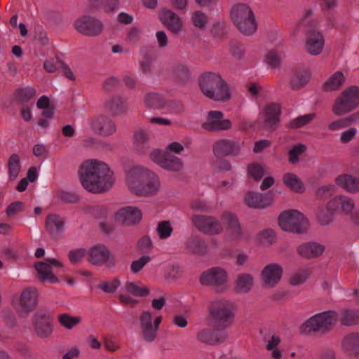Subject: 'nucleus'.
Listing matches in <instances>:
<instances>
[{
    "label": "nucleus",
    "mask_w": 359,
    "mask_h": 359,
    "mask_svg": "<svg viewBox=\"0 0 359 359\" xmlns=\"http://www.w3.org/2000/svg\"><path fill=\"white\" fill-rule=\"evenodd\" d=\"M224 114L219 110L208 111L206 121L202 124V128L208 132L227 130L231 128L232 123L229 119L224 118Z\"/></svg>",
    "instance_id": "f3484780"
},
{
    "label": "nucleus",
    "mask_w": 359,
    "mask_h": 359,
    "mask_svg": "<svg viewBox=\"0 0 359 359\" xmlns=\"http://www.w3.org/2000/svg\"><path fill=\"white\" fill-rule=\"evenodd\" d=\"M342 348L346 353L359 357V332L347 334L342 340Z\"/></svg>",
    "instance_id": "7c9ffc66"
},
{
    "label": "nucleus",
    "mask_w": 359,
    "mask_h": 359,
    "mask_svg": "<svg viewBox=\"0 0 359 359\" xmlns=\"http://www.w3.org/2000/svg\"><path fill=\"white\" fill-rule=\"evenodd\" d=\"M191 22L196 28L203 30L207 26L208 18L205 13L197 11L191 14Z\"/></svg>",
    "instance_id": "8fccbe9b"
},
{
    "label": "nucleus",
    "mask_w": 359,
    "mask_h": 359,
    "mask_svg": "<svg viewBox=\"0 0 359 359\" xmlns=\"http://www.w3.org/2000/svg\"><path fill=\"white\" fill-rule=\"evenodd\" d=\"M335 209L330 206V201L325 205L320 206L317 210V219L320 224L326 226L331 224L336 213Z\"/></svg>",
    "instance_id": "c9c22d12"
},
{
    "label": "nucleus",
    "mask_w": 359,
    "mask_h": 359,
    "mask_svg": "<svg viewBox=\"0 0 359 359\" xmlns=\"http://www.w3.org/2000/svg\"><path fill=\"white\" fill-rule=\"evenodd\" d=\"M240 150L239 145L230 140H220L216 142L213 146V152L217 158L236 154Z\"/></svg>",
    "instance_id": "bb28decb"
},
{
    "label": "nucleus",
    "mask_w": 359,
    "mask_h": 359,
    "mask_svg": "<svg viewBox=\"0 0 359 359\" xmlns=\"http://www.w3.org/2000/svg\"><path fill=\"white\" fill-rule=\"evenodd\" d=\"M316 117L315 113L307 114L305 115L297 116L292 119L288 124L290 128L296 129L302 128L310 122H311Z\"/></svg>",
    "instance_id": "de8ad7c7"
},
{
    "label": "nucleus",
    "mask_w": 359,
    "mask_h": 359,
    "mask_svg": "<svg viewBox=\"0 0 359 359\" xmlns=\"http://www.w3.org/2000/svg\"><path fill=\"white\" fill-rule=\"evenodd\" d=\"M161 22L172 33L179 34L184 31V23L181 18L172 11L163 8L158 13Z\"/></svg>",
    "instance_id": "4be33fe9"
},
{
    "label": "nucleus",
    "mask_w": 359,
    "mask_h": 359,
    "mask_svg": "<svg viewBox=\"0 0 359 359\" xmlns=\"http://www.w3.org/2000/svg\"><path fill=\"white\" fill-rule=\"evenodd\" d=\"M196 338L201 343L208 345H217L226 340L227 334L222 331L205 328L198 332Z\"/></svg>",
    "instance_id": "393cba45"
},
{
    "label": "nucleus",
    "mask_w": 359,
    "mask_h": 359,
    "mask_svg": "<svg viewBox=\"0 0 359 359\" xmlns=\"http://www.w3.org/2000/svg\"><path fill=\"white\" fill-rule=\"evenodd\" d=\"M323 252L324 247L316 243H304L297 248V253L306 259L320 256Z\"/></svg>",
    "instance_id": "473e14b6"
},
{
    "label": "nucleus",
    "mask_w": 359,
    "mask_h": 359,
    "mask_svg": "<svg viewBox=\"0 0 359 359\" xmlns=\"http://www.w3.org/2000/svg\"><path fill=\"white\" fill-rule=\"evenodd\" d=\"M228 278L229 276L226 269L215 266L203 272L200 276L199 282L203 286L224 287Z\"/></svg>",
    "instance_id": "dca6fc26"
},
{
    "label": "nucleus",
    "mask_w": 359,
    "mask_h": 359,
    "mask_svg": "<svg viewBox=\"0 0 359 359\" xmlns=\"http://www.w3.org/2000/svg\"><path fill=\"white\" fill-rule=\"evenodd\" d=\"M105 107L114 116L121 114L127 109L126 102L119 97H115L108 100L106 102Z\"/></svg>",
    "instance_id": "ea45409f"
},
{
    "label": "nucleus",
    "mask_w": 359,
    "mask_h": 359,
    "mask_svg": "<svg viewBox=\"0 0 359 359\" xmlns=\"http://www.w3.org/2000/svg\"><path fill=\"white\" fill-rule=\"evenodd\" d=\"M25 204L21 201H15L11 203L6 210L8 216H15L24 210Z\"/></svg>",
    "instance_id": "680f3d73"
},
{
    "label": "nucleus",
    "mask_w": 359,
    "mask_h": 359,
    "mask_svg": "<svg viewBox=\"0 0 359 359\" xmlns=\"http://www.w3.org/2000/svg\"><path fill=\"white\" fill-rule=\"evenodd\" d=\"M283 49H271L266 56V61L267 64L272 68L278 67L280 65L283 58L284 57Z\"/></svg>",
    "instance_id": "a18cd8bd"
},
{
    "label": "nucleus",
    "mask_w": 359,
    "mask_h": 359,
    "mask_svg": "<svg viewBox=\"0 0 359 359\" xmlns=\"http://www.w3.org/2000/svg\"><path fill=\"white\" fill-rule=\"evenodd\" d=\"M162 320L160 315L153 314L149 311H143L139 316L140 330L142 339L153 341L156 336L159 325Z\"/></svg>",
    "instance_id": "1a4fd4ad"
},
{
    "label": "nucleus",
    "mask_w": 359,
    "mask_h": 359,
    "mask_svg": "<svg viewBox=\"0 0 359 359\" xmlns=\"http://www.w3.org/2000/svg\"><path fill=\"white\" fill-rule=\"evenodd\" d=\"M309 272L306 270H302L294 273L290 278V283L297 286L304 283L309 277Z\"/></svg>",
    "instance_id": "4d7b16f0"
},
{
    "label": "nucleus",
    "mask_w": 359,
    "mask_h": 359,
    "mask_svg": "<svg viewBox=\"0 0 359 359\" xmlns=\"http://www.w3.org/2000/svg\"><path fill=\"white\" fill-rule=\"evenodd\" d=\"M157 232L161 239H165L170 236L172 232V228L169 221H163L157 226Z\"/></svg>",
    "instance_id": "864d4df0"
},
{
    "label": "nucleus",
    "mask_w": 359,
    "mask_h": 359,
    "mask_svg": "<svg viewBox=\"0 0 359 359\" xmlns=\"http://www.w3.org/2000/svg\"><path fill=\"white\" fill-rule=\"evenodd\" d=\"M318 22H308V29L306 33L305 50L311 55H320L325 46V39L323 34L316 29Z\"/></svg>",
    "instance_id": "9b49d317"
},
{
    "label": "nucleus",
    "mask_w": 359,
    "mask_h": 359,
    "mask_svg": "<svg viewBox=\"0 0 359 359\" xmlns=\"http://www.w3.org/2000/svg\"><path fill=\"white\" fill-rule=\"evenodd\" d=\"M264 172L263 167L258 163H252L248 168V175L256 181L262 178Z\"/></svg>",
    "instance_id": "5fc2aeb1"
},
{
    "label": "nucleus",
    "mask_w": 359,
    "mask_h": 359,
    "mask_svg": "<svg viewBox=\"0 0 359 359\" xmlns=\"http://www.w3.org/2000/svg\"><path fill=\"white\" fill-rule=\"evenodd\" d=\"M46 229L49 233L57 235L64 229V221L57 215H49L45 222Z\"/></svg>",
    "instance_id": "4c0bfd02"
},
{
    "label": "nucleus",
    "mask_w": 359,
    "mask_h": 359,
    "mask_svg": "<svg viewBox=\"0 0 359 359\" xmlns=\"http://www.w3.org/2000/svg\"><path fill=\"white\" fill-rule=\"evenodd\" d=\"M336 191V188L334 184H327L318 188L316 191V195L318 198L323 199L325 198Z\"/></svg>",
    "instance_id": "052dcab7"
},
{
    "label": "nucleus",
    "mask_w": 359,
    "mask_h": 359,
    "mask_svg": "<svg viewBox=\"0 0 359 359\" xmlns=\"http://www.w3.org/2000/svg\"><path fill=\"white\" fill-rule=\"evenodd\" d=\"M150 158L161 168L168 170L179 171L183 168V163L180 158L158 149H155L151 153Z\"/></svg>",
    "instance_id": "aec40b11"
},
{
    "label": "nucleus",
    "mask_w": 359,
    "mask_h": 359,
    "mask_svg": "<svg viewBox=\"0 0 359 359\" xmlns=\"http://www.w3.org/2000/svg\"><path fill=\"white\" fill-rule=\"evenodd\" d=\"M83 213L95 218H100L105 215L106 211L99 206H88L83 209Z\"/></svg>",
    "instance_id": "e2e57ef3"
},
{
    "label": "nucleus",
    "mask_w": 359,
    "mask_h": 359,
    "mask_svg": "<svg viewBox=\"0 0 359 359\" xmlns=\"http://www.w3.org/2000/svg\"><path fill=\"white\" fill-rule=\"evenodd\" d=\"M210 314L219 327L230 326L234 320L232 303L227 299H216L211 302Z\"/></svg>",
    "instance_id": "423d86ee"
},
{
    "label": "nucleus",
    "mask_w": 359,
    "mask_h": 359,
    "mask_svg": "<svg viewBox=\"0 0 359 359\" xmlns=\"http://www.w3.org/2000/svg\"><path fill=\"white\" fill-rule=\"evenodd\" d=\"M231 18L234 26L245 36H251L257 29L255 13L247 4L234 5L231 9Z\"/></svg>",
    "instance_id": "20e7f679"
},
{
    "label": "nucleus",
    "mask_w": 359,
    "mask_h": 359,
    "mask_svg": "<svg viewBox=\"0 0 359 359\" xmlns=\"http://www.w3.org/2000/svg\"><path fill=\"white\" fill-rule=\"evenodd\" d=\"M345 79L341 72H336L326 80L323 84V89L326 91L337 90L343 86Z\"/></svg>",
    "instance_id": "58836bf2"
},
{
    "label": "nucleus",
    "mask_w": 359,
    "mask_h": 359,
    "mask_svg": "<svg viewBox=\"0 0 359 359\" xmlns=\"http://www.w3.org/2000/svg\"><path fill=\"white\" fill-rule=\"evenodd\" d=\"M53 267H63L61 262L56 259H46L34 264L39 279L43 283H57L58 278L53 273Z\"/></svg>",
    "instance_id": "a211bd4d"
},
{
    "label": "nucleus",
    "mask_w": 359,
    "mask_h": 359,
    "mask_svg": "<svg viewBox=\"0 0 359 359\" xmlns=\"http://www.w3.org/2000/svg\"><path fill=\"white\" fill-rule=\"evenodd\" d=\"M310 74L306 69L296 70L292 73L290 85L293 90H298L307 84Z\"/></svg>",
    "instance_id": "f704fd0d"
},
{
    "label": "nucleus",
    "mask_w": 359,
    "mask_h": 359,
    "mask_svg": "<svg viewBox=\"0 0 359 359\" xmlns=\"http://www.w3.org/2000/svg\"><path fill=\"white\" fill-rule=\"evenodd\" d=\"M283 269L278 263L266 264L261 271L260 278L262 285L266 289L275 287L280 281Z\"/></svg>",
    "instance_id": "6ab92c4d"
},
{
    "label": "nucleus",
    "mask_w": 359,
    "mask_h": 359,
    "mask_svg": "<svg viewBox=\"0 0 359 359\" xmlns=\"http://www.w3.org/2000/svg\"><path fill=\"white\" fill-rule=\"evenodd\" d=\"M151 260V257L148 255H144L140 259L133 261L131 263V271L133 273H137L140 271L143 267Z\"/></svg>",
    "instance_id": "bf43d9fd"
},
{
    "label": "nucleus",
    "mask_w": 359,
    "mask_h": 359,
    "mask_svg": "<svg viewBox=\"0 0 359 359\" xmlns=\"http://www.w3.org/2000/svg\"><path fill=\"white\" fill-rule=\"evenodd\" d=\"M59 323L67 330H71L81 322L79 316H72L67 313H63L58 316Z\"/></svg>",
    "instance_id": "09e8293b"
},
{
    "label": "nucleus",
    "mask_w": 359,
    "mask_h": 359,
    "mask_svg": "<svg viewBox=\"0 0 359 359\" xmlns=\"http://www.w3.org/2000/svg\"><path fill=\"white\" fill-rule=\"evenodd\" d=\"M182 274V270L179 266H172L168 269L165 277L169 282H172L180 278Z\"/></svg>",
    "instance_id": "338daca9"
},
{
    "label": "nucleus",
    "mask_w": 359,
    "mask_h": 359,
    "mask_svg": "<svg viewBox=\"0 0 359 359\" xmlns=\"http://www.w3.org/2000/svg\"><path fill=\"white\" fill-rule=\"evenodd\" d=\"M338 320V314L334 311H327L313 315L300 327L302 332L309 334L312 332H326Z\"/></svg>",
    "instance_id": "39448f33"
},
{
    "label": "nucleus",
    "mask_w": 359,
    "mask_h": 359,
    "mask_svg": "<svg viewBox=\"0 0 359 359\" xmlns=\"http://www.w3.org/2000/svg\"><path fill=\"white\" fill-rule=\"evenodd\" d=\"M121 285L119 278H114L109 281H103L100 283L99 288L107 293H114Z\"/></svg>",
    "instance_id": "3c124183"
},
{
    "label": "nucleus",
    "mask_w": 359,
    "mask_h": 359,
    "mask_svg": "<svg viewBox=\"0 0 359 359\" xmlns=\"http://www.w3.org/2000/svg\"><path fill=\"white\" fill-rule=\"evenodd\" d=\"M193 225L203 234L217 236L223 232L222 224L210 215H194L191 217Z\"/></svg>",
    "instance_id": "9d476101"
},
{
    "label": "nucleus",
    "mask_w": 359,
    "mask_h": 359,
    "mask_svg": "<svg viewBox=\"0 0 359 359\" xmlns=\"http://www.w3.org/2000/svg\"><path fill=\"white\" fill-rule=\"evenodd\" d=\"M283 184L295 193H303L305 186L298 176L292 172H286L283 175Z\"/></svg>",
    "instance_id": "72a5a7b5"
},
{
    "label": "nucleus",
    "mask_w": 359,
    "mask_h": 359,
    "mask_svg": "<svg viewBox=\"0 0 359 359\" xmlns=\"http://www.w3.org/2000/svg\"><path fill=\"white\" fill-rule=\"evenodd\" d=\"M32 325L39 338L43 339L51 337L53 332V320L48 311H36L32 317Z\"/></svg>",
    "instance_id": "f8f14e48"
},
{
    "label": "nucleus",
    "mask_w": 359,
    "mask_h": 359,
    "mask_svg": "<svg viewBox=\"0 0 359 359\" xmlns=\"http://www.w3.org/2000/svg\"><path fill=\"white\" fill-rule=\"evenodd\" d=\"M103 344L106 351L109 353H115L120 349L118 341L114 337H104Z\"/></svg>",
    "instance_id": "13d9d810"
},
{
    "label": "nucleus",
    "mask_w": 359,
    "mask_h": 359,
    "mask_svg": "<svg viewBox=\"0 0 359 359\" xmlns=\"http://www.w3.org/2000/svg\"><path fill=\"white\" fill-rule=\"evenodd\" d=\"M36 93V90L32 87H27L25 88H20L17 90L18 98L22 101L26 102L31 99Z\"/></svg>",
    "instance_id": "0e129e2a"
},
{
    "label": "nucleus",
    "mask_w": 359,
    "mask_h": 359,
    "mask_svg": "<svg viewBox=\"0 0 359 359\" xmlns=\"http://www.w3.org/2000/svg\"><path fill=\"white\" fill-rule=\"evenodd\" d=\"M334 182L336 184L351 194L359 192V178L348 174L338 175Z\"/></svg>",
    "instance_id": "c85d7f7f"
},
{
    "label": "nucleus",
    "mask_w": 359,
    "mask_h": 359,
    "mask_svg": "<svg viewBox=\"0 0 359 359\" xmlns=\"http://www.w3.org/2000/svg\"><path fill=\"white\" fill-rule=\"evenodd\" d=\"M86 255L87 252L85 249L79 248L71 250L69 254V258L72 263L76 264L80 262Z\"/></svg>",
    "instance_id": "69168bd1"
},
{
    "label": "nucleus",
    "mask_w": 359,
    "mask_h": 359,
    "mask_svg": "<svg viewBox=\"0 0 359 359\" xmlns=\"http://www.w3.org/2000/svg\"><path fill=\"white\" fill-rule=\"evenodd\" d=\"M276 240L275 232L272 229H265L259 231L257 235L258 243L264 247L271 246Z\"/></svg>",
    "instance_id": "c03bdc74"
},
{
    "label": "nucleus",
    "mask_w": 359,
    "mask_h": 359,
    "mask_svg": "<svg viewBox=\"0 0 359 359\" xmlns=\"http://www.w3.org/2000/svg\"><path fill=\"white\" fill-rule=\"evenodd\" d=\"M280 107L277 104L267 105L259 114V121L264 127L271 128L279 121Z\"/></svg>",
    "instance_id": "a878e982"
},
{
    "label": "nucleus",
    "mask_w": 359,
    "mask_h": 359,
    "mask_svg": "<svg viewBox=\"0 0 359 359\" xmlns=\"http://www.w3.org/2000/svg\"><path fill=\"white\" fill-rule=\"evenodd\" d=\"M88 259L92 264L102 265L109 260L110 252L104 245H97L88 250Z\"/></svg>",
    "instance_id": "cd10ccee"
},
{
    "label": "nucleus",
    "mask_w": 359,
    "mask_h": 359,
    "mask_svg": "<svg viewBox=\"0 0 359 359\" xmlns=\"http://www.w3.org/2000/svg\"><path fill=\"white\" fill-rule=\"evenodd\" d=\"M74 26L78 32L88 36H97L104 29V25L101 20L90 15L78 18L75 20Z\"/></svg>",
    "instance_id": "4468645a"
},
{
    "label": "nucleus",
    "mask_w": 359,
    "mask_h": 359,
    "mask_svg": "<svg viewBox=\"0 0 359 359\" xmlns=\"http://www.w3.org/2000/svg\"><path fill=\"white\" fill-rule=\"evenodd\" d=\"M358 133V130L355 128H349L340 133L339 142L341 144H348L353 140Z\"/></svg>",
    "instance_id": "6e6d98bb"
},
{
    "label": "nucleus",
    "mask_w": 359,
    "mask_h": 359,
    "mask_svg": "<svg viewBox=\"0 0 359 359\" xmlns=\"http://www.w3.org/2000/svg\"><path fill=\"white\" fill-rule=\"evenodd\" d=\"M359 106V87L353 86L345 89L336 98L332 105V112L337 116L346 114Z\"/></svg>",
    "instance_id": "0eeeda50"
},
{
    "label": "nucleus",
    "mask_w": 359,
    "mask_h": 359,
    "mask_svg": "<svg viewBox=\"0 0 359 359\" xmlns=\"http://www.w3.org/2000/svg\"><path fill=\"white\" fill-rule=\"evenodd\" d=\"M245 202L253 208H265L271 203L268 197L255 192H248L245 196Z\"/></svg>",
    "instance_id": "2f4dec72"
},
{
    "label": "nucleus",
    "mask_w": 359,
    "mask_h": 359,
    "mask_svg": "<svg viewBox=\"0 0 359 359\" xmlns=\"http://www.w3.org/2000/svg\"><path fill=\"white\" fill-rule=\"evenodd\" d=\"M278 224L283 231L298 233L305 232L309 226L307 219L295 210L283 212L278 217Z\"/></svg>",
    "instance_id": "6e6552de"
},
{
    "label": "nucleus",
    "mask_w": 359,
    "mask_h": 359,
    "mask_svg": "<svg viewBox=\"0 0 359 359\" xmlns=\"http://www.w3.org/2000/svg\"><path fill=\"white\" fill-rule=\"evenodd\" d=\"M330 206L334 208L337 212L341 210L344 214L349 215L355 208V202L347 196L338 195L330 200Z\"/></svg>",
    "instance_id": "c756f323"
},
{
    "label": "nucleus",
    "mask_w": 359,
    "mask_h": 359,
    "mask_svg": "<svg viewBox=\"0 0 359 359\" xmlns=\"http://www.w3.org/2000/svg\"><path fill=\"white\" fill-rule=\"evenodd\" d=\"M221 219L226 226V238L236 242H243L248 239V232L242 228L236 215L226 212L222 214Z\"/></svg>",
    "instance_id": "ddd939ff"
},
{
    "label": "nucleus",
    "mask_w": 359,
    "mask_h": 359,
    "mask_svg": "<svg viewBox=\"0 0 359 359\" xmlns=\"http://www.w3.org/2000/svg\"><path fill=\"white\" fill-rule=\"evenodd\" d=\"M149 134L143 129L139 128L134 133V144L139 151H144L149 147Z\"/></svg>",
    "instance_id": "79ce46f5"
},
{
    "label": "nucleus",
    "mask_w": 359,
    "mask_h": 359,
    "mask_svg": "<svg viewBox=\"0 0 359 359\" xmlns=\"http://www.w3.org/2000/svg\"><path fill=\"white\" fill-rule=\"evenodd\" d=\"M198 86L203 95L210 100L225 102L231 98L230 87L219 73L202 74L198 78Z\"/></svg>",
    "instance_id": "7ed1b4c3"
},
{
    "label": "nucleus",
    "mask_w": 359,
    "mask_h": 359,
    "mask_svg": "<svg viewBox=\"0 0 359 359\" xmlns=\"http://www.w3.org/2000/svg\"><path fill=\"white\" fill-rule=\"evenodd\" d=\"M142 217V212L137 208L133 206L122 208L115 213L116 221L126 226L139 223Z\"/></svg>",
    "instance_id": "5701e85b"
},
{
    "label": "nucleus",
    "mask_w": 359,
    "mask_h": 359,
    "mask_svg": "<svg viewBox=\"0 0 359 359\" xmlns=\"http://www.w3.org/2000/svg\"><path fill=\"white\" fill-rule=\"evenodd\" d=\"M149 292L147 287L142 285L140 283L128 280L121 290L119 299L124 304L135 305L137 301L128 294L135 297H146L149 295Z\"/></svg>",
    "instance_id": "2eb2a0df"
},
{
    "label": "nucleus",
    "mask_w": 359,
    "mask_h": 359,
    "mask_svg": "<svg viewBox=\"0 0 359 359\" xmlns=\"http://www.w3.org/2000/svg\"><path fill=\"white\" fill-rule=\"evenodd\" d=\"M57 197L65 203H76L79 200L78 196L75 194L64 191L58 192Z\"/></svg>",
    "instance_id": "774afa93"
},
{
    "label": "nucleus",
    "mask_w": 359,
    "mask_h": 359,
    "mask_svg": "<svg viewBox=\"0 0 359 359\" xmlns=\"http://www.w3.org/2000/svg\"><path fill=\"white\" fill-rule=\"evenodd\" d=\"M9 177L11 180H14L19 175L20 171V157L18 154H13L8 161Z\"/></svg>",
    "instance_id": "49530a36"
},
{
    "label": "nucleus",
    "mask_w": 359,
    "mask_h": 359,
    "mask_svg": "<svg viewBox=\"0 0 359 359\" xmlns=\"http://www.w3.org/2000/svg\"><path fill=\"white\" fill-rule=\"evenodd\" d=\"M126 182L132 193L141 196L154 195L161 187L157 175L142 166L132 167L126 174Z\"/></svg>",
    "instance_id": "f03ea898"
},
{
    "label": "nucleus",
    "mask_w": 359,
    "mask_h": 359,
    "mask_svg": "<svg viewBox=\"0 0 359 359\" xmlns=\"http://www.w3.org/2000/svg\"><path fill=\"white\" fill-rule=\"evenodd\" d=\"M236 280V289L238 292L246 293L253 287L254 278L250 273H240Z\"/></svg>",
    "instance_id": "e433bc0d"
},
{
    "label": "nucleus",
    "mask_w": 359,
    "mask_h": 359,
    "mask_svg": "<svg viewBox=\"0 0 359 359\" xmlns=\"http://www.w3.org/2000/svg\"><path fill=\"white\" fill-rule=\"evenodd\" d=\"M79 179L88 191L100 194L109 190L114 185V172L105 162L91 158L84 161L79 170Z\"/></svg>",
    "instance_id": "f257e3e1"
},
{
    "label": "nucleus",
    "mask_w": 359,
    "mask_h": 359,
    "mask_svg": "<svg viewBox=\"0 0 359 359\" xmlns=\"http://www.w3.org/2000/svg\"><path fill=\"white\" fill-rule=\"evenodd\" d=\"M147 107L151 109H161L166 104V101L163 95L156 93H147L144 98Z\"/></svg>",
    "instance_id": "37998d69"
},
{
    "label": "nucleus",
    "mask_w": 359,
    "mask_h": 359,
    "mask_svg": "<svg viewBox=\"0 0 359 359\" xmlns=\"http://www.w3.org/2000/svg\"><path fill=\"white\" fill-rule=\"evenodd\" d=\"M340 322L344 326L359 325V310L344 309L341 311Z\"/></svg>",
    "instance_id": "a19ab883"
},
{
    "label": "nucleus",
    "mask_w": 359,
    "mask_h": 359,
    "mask_svg": "<svg viewBox=\"0 0 359 359\" xmlns=\"http://www.w3.org/2000/svg\"><path fill=\"white\" fill-rule=\"evenodd\" d=\"M90 128L95 133L103 136L111 135L116 131L114 121L102 116L93 118L90 122Z\"/></svg>",
    "instance_id": "b1692460"
},
{
    "label": "nucleus",
    "mask_w": 359,
    "mask_h": 359,
    "mask_svg": "<svg viewBox=\"0 0 359 359\" xmlns=\"http://www.w3.org/2000/svg\"><path fill=\"white\" fill-rule=\"evenodd\" d=\"M306 149L304 144H299L294 145L289 151V161L294 164L299 161V156L302 154Z\"/></svg>",
    "instance_id": "603ef678"
},
{
    "label": "nucleus",
    "mask_w": 359,
    "mask_h": 359,
    "mask_svg": "<svg viewBox=\"0 0 359 359\" xmlns=\"http://www.w3.org/2000/svg\"><path fill=\"white\" fill-rule=\"evenodd\" d=\"M38 291L35 287H27L19 297L18 312L22 316H27L32 311L37 304Z\"/></svg>",
    "instance_id": "412c9836"
}]
</instances>
